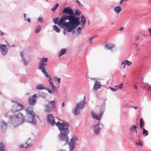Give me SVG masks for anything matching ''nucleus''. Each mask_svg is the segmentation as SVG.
Here are the masks:
<instances>
[{
  "label": "nucleus",
  "instance_id": "f257e3e1",
  "mask_svg": "<svg viewBox=\"0 0 151 151\" xmlns=\"http://www.w3.org/2000/svg\"><path fill=\"white\" fill-rule=\"evenodd\" d=\"M56 125L60 131L64 132H61L60 134L59 137L60 140L65 141L66 143H68V138L67 135L69 133V124L64 121H63L62 123L58 121L56 124Z\"/></svg>",
  "mask_w": 151,
  "mask_h": 151
},
{
  "label": "nucleus",
  "instance_id": "f03ea898",
  "mask_svg": "<svg viewBox=\"0 0 151 151\" xmlns=\"http://www.w3.org/2000/svg\"><path fill=\"white\" fill-rule=\"evenodd\" d=\"M48 58H43L40 59V63L38 68L39 69H41V71L45 76L47 77H49L50 78L48 81L49 83L50 86L51 87V89L52 91L56 92L57 91V89L56 87L54 86L53 83L52 82V80L51 78L50 77L47 72L45 70V68L46 67L47 65V60Z\"/></svg>",
  "mask_w": 151,
  "mask_h": 151
},
{
  "label": "nucleus",
  "instance_id": "7ed1b4c3",
  "mask_svg": "<svg viewBox=\"0 0 151 151\" xmlns=\"http://www.w3.org/2000/svg\"><path fill=\"white\" fill-rule=\"evenodd\" d=\"M67 18L69 20L68 22L69 24L68 30L70 32L79 24V20L77 17L74 15L67 16Z\"/></svg>",
  "mask_w": 151,
  "mask_h": 151
},
{
  "label": "nucleus",
  "instance_id": "20e7f679",
  "mask_svg": "<svg viewBox=\"0 0 151 151\" xmlns=\"http://www.w3.org/2000/svg\"><path fill=\"white\" fill-rule=\"evenodd\" d=\"M15 117L16 119L13 123V124L15 127L21 124L24 121L25 116L21 113H19L15 115Z\"/></svg>",
  "mask_w": 151,
  "mask_h": 151
},
{
  "label": "nucleus",
  "instance_id": "39448f33",
  "mask_svg": "<svg viewBox=\"0 0 151 151\" xmlns=\"http://www.w3.org/2000/svg\"><path fill=\"white\" fill-rule=\"evenodd\" d=\"M68 19L67 16H63L58 21V25L60 27L62 28L65 27V29L68 32H70L69 31V24L68 22H66L65 21Z\"/></svg>",
  "mask_w": 151,
  "mask_h": 151
},
{
  "label": "nucleus",
  "instance_id": "423d86ee",
  "mask_svg": "<svg viewBox=\"0 0 151 151\" xmlns=\"http://www.w3.org/2000/svg\"><path fill=\"white\" fill-rule=\"evenodd\" d=\"M86 96H84L83 100L81 101L79 103L77 104L75 111V115H77L79 114L80 112L79 109H82L84 108L86 103Z\"/></svg>",
  "mask_w": 151,
  "mask_h": 151
},
{
  "label": "nucleus",
  "instance_id": "0eeeda50",
  "mask_svg": "<svg viewBox=\"0 0 151 151\" xmlns=\"http://www.w3.org/2000/svg\"><path fill=\"white\" fill-rule=\"evenodd\" d=\"M11 102L15 103L13 106L12 111L14 112H16L19 111L24 109V106L17 102H15L13 100H12Z\"/></svg>",
  "mask_w": 151,
  "mask_h": 151
},
{
  "label": "nucleus",
  "instance_id": "6e6552de",
  "mask_svg": "<svg viewBox=\"0 0 151 151\" xmlns=\"http://www.w3.org/2000/svg\"><path fill=\"white\" fill-rule=\"evenodd\" d=\"M26 113L28 114H29L31 115L32 121H29L31 123H32L35 124H36V120L35 119V115L33 111L32 107H29L26 110Z\"/></svg>",
  "mask_w": 151,
  "mask_h": 151
},
{
  "label": "nucleus",
  "instance_id": "1a4fd4ad",
  "mask_svg": "<svg viewBox=\"0 0 151 151\" xmlns=\"http://www.w3.org/2000/svg\"><path fill=\"white\" fill-rule=\"evenodd\" d=\"M56 103V102L55 100L50 101L48 105L45 106V110L46 111H51L55 108Z\"/></svg>",
  "mask_w": 151,
  "mask_h": 151
},
{
  "label": "nucleus",
  "instance_id": "9d476101",
  "mask_svg": "<svg viewBox=\"0 0 151 151\" xmlns=\"http://www.w3.org/2000/svg\"><path fill=\"white\" fill-rule=\"evenodd\" d=\"M38 98L37 94H34L32 96L29 97L28 100V102L29 104L31 106H34L36 104V98Z\"/></svg>",
  "mask_w": 151,
  "mask_h": 151
},
{
  "label": "nucleus",
  "instance_id": "9b49d317",
  "mask_svg": "<svg viewBox=\"0 0 151 151\" xmlns=\"http://www.w3.org/2000/svg\"><path fill=\"white\" fill-rule=\"evenodd\" d=\"M47 121L48 123L50 124L51 126H53L57 123H55L54 117L52 114H49L47 117Z\"/></svg>",
  "mask_w": 151,
  "mask_h": 151
},
{
  "label": "nucleus",
  "instance_id": "f8f14e48",
  "mask_svg": "<svg viewBox=\"0 0 151 151\" xmlns=\"http://www.w3.org/2000/svg\"><path fill=\"white\" fill-rule=\"evenodd\" d=\"M63 13H68L70 15H72L74 14L73 10L70 7L65 8L63 11Z\"/></svg>",
  "mask_w": 151,
  "mask_h": 151
},
{
  "label": "nucleus",
  "instance_id": "ddd939ff",
  "mask_svg": "<svg viewBox=\"0 0 151 151\" xmlns=\"http://www.w3.org/2000/svg\"><path fill=\"white\" fill-rule=\"evenodd\" d=\"M0 47V50L2 54L4 55L6 54L8 51L6 45H1Z\"/></svg>",
  "mask_w": 151,
  "mask_h": 151
},
{
  "label": "nucleus",
  "instance_id": "4468645a",
  "mask_svg": "<svg viewBox=\"0 0 151 151\" xmlns=\"http://www.w3.org/2000/svg\"><path fill=\"white\" fill-rule=\"evenodd\" d=\"M28 140L25 143V144L21 145L20 147L22 148H27L32 146L33 144L31 142L30 140L29 139H28Z\"/></svg>",
  "mask_w": 151,
  "mask_h": 151
},
{
  "label": "nucleus",
  "instance_id": "2eb2a0df",
  "mask_svg": "<svg viewBox=\"0 0 151 151\" xmlns=\"http://www.w3.org/2000/svg\"><path fill=\"white\" fill-rule=\"evenodd\" d=\"M103 112H101L99 114V115H98L95 114L92 111L91 112L92 114V117L93 118L98 120H99L101 118V116L103 114Z\"/></svg>",
  "mask_w": 151,
  "mask_h": 151
},
{
  "label": "nucleus",
  "instance_id": "dca6fc26",
  "mask_svg": "<svg viewBox=\"0 0 151 151\" xmlns=\"http://www.w3.org/2000/svg\"><path fill=\"white\" fill-rule=\"evenodd\" d=\"M132 64V63L131 61L127 60H125L121 63V65H124L123 68H125L126 65L129 66L131 65Z\"/></svg>",
  "mask_w": 151,
  "mask_h": 151
},
{
  "label": "nucleus",
  "instance_id": "f3484780",
  "mask_svg": "<svg viewBox=\"0 0 151 151\" xmlns=\"http://www.w3.org/2000/svg\"><path fill=\"white\" fill-rule=\"evenodd\" d=\"M86 22V20L85 16L83 15H82L81 17V25L82 27H84Z\"/></svg>",
  "mask_w": 151,
  "mask_h": 151
},
{
  "label": "nucleus",
  "instance_id": "a211bd4d",
  "mask_svg": "<svg viewBox=\"0 0 151 151\" xmlns=\"http://www.w3.org/2000/svg\"><path fill=\"white\" fill-rule=\"evenodd\" d=\"M101 87V84L99 82L96 81L94 84L93 88L94 90H97Z\"/></svg>",
  "mask_w": 151,
  "mask_h": 151
},
{
  "label": "nucleus",
  "instance_id": "6ab92c4d",
  "mask_svg": "<svg viewBox=\"0 0 151 151\" xmlns=\"http://www.w3.org/2000/svg\"><path fill=\"white\" fill-rule=\"evenodd\" d=\"M99 122L97 124L95 125L94 127V131L96 134H98L100 131V128L99 127Z\"/></svg>",
  "mask_w": 151,
  "mask_h": 151
},
{
  "label": "nucleus",
  "instance_id": "aec40b11",
  "mask_svg": "<svg viewBox=\"0 0 151 151\" xmlns=\"http://www.w3.org/2000/svg\"><path fill=\"white\" fill-rule=\"evenodd\" d=\"M123 85V83H121L120 85L118 86H115V87H117V88H112L111 87H109V88L110 89L113 91H116L118 88L119 89H121L122 88V86Z\"/></svg>",
  "mask_w": 151,
  "mask_h": 151
},
{
  "label": "nucleus",
  "instance_id": "412c9836",
  "mask_svg": "<svg viewBox=\"0 0 151 151\" xmlns=\"http://www.w3.org/2000/svg\"><path fill=\"white\" fill-rule=\"evenodd\" d=\"M137 126L136 125H132L129 128V130L133 132L137 133Z\"/></svg>",
  "mask_w": 151,
  "mask_h": 151
},
{
  "label": "nucleus",
  "instance_id": "4be33fe9",
  "mask_svg": "<svg viewBox=\"0 0 151 151\" xmlns=\"http://www.w3.org/2000/svg\"><path fill=\"white\" fill-rule=\"evenodd\" d=\"M122 10V8L119 6L115 7L114 9V11L117 14H119Z\"/></svg>",
  "mask_w": 151,
  "mask_h": 151
},
{
  "label": "nucleus",
  "instance_id": "5701e85b",
  "mask_svg": "<svg viewBox=\"0 0 151 151\" xmlns=\"http://www.w3.org/2000/svg\"><path fill=\"white\" fill-rule=\"evenodd\" d=\"M7 125L4 123H2L1 125V130L2 132H5L6 129Z\"/></svg>",
  "mask_w": 151,
  "mask_h": 151
},
{
  "label": "nucleus",
  "instance_id": "b1692460",
  "mask_svg": "<svg viewBox=\"0 0 151 151\" xmlns=\"http://www.w3.org/2000/svg\"><path fill=\"white\" fill-rule=\"evenodd\" d=\"M68 145L69 146L70 150H73L75 147V143L70 141V143H68Z\"/></svg>",
  "mask_w": 151,
  "mask_h": 151
},
{
  "label": "nucleus",
  "instance_id": "393cba45",
  "mask_svg": "<svg viewBox=\"0 0 151 151\" xmlns=\"http://www.w3.org/2000/svg\"><path fill=\"white\" fill-rule=\"evenodd\" d=\"M36 89L39 90H42L43 89H45V88L42 84H39L36 87Z\"/></svg>",
  "mask_w": 151,
  "mask_h": 151
},
{
  "label": "nucleus",
  "instance_id": "a878e982",
  "mask_svg": "<svg viewBox=\"0 0 151 151\" xmlns=\"http://www.w3.org/2000/svg\"><path fill=\"white\" fill-rule=\"evenodd\" d=\"M115 46V45L112 44H108L106 45L105 47L108 49H111L114 48Z\"/></svg>",
  "mask_w": 151,
  "mask_h": 151
},
{
  "label": "nucleus",
  "instance_id": "bb28decb",
  "mask_svg": "<svg viewBox=\"0 0 151 151\" xmlns=\"http://www.w3.org/2000/svg\"><path fill=\"white\" fill-rule=\"evenodd\" d=\"M70 141L75 143V142L78 140L77 137L75 135H73L72 137L70 139Z\"/></svg>",
  "mask_w": 151,
  "mask_h": 151
},
{
  "label": "nucleus",
  "instance_id": "cd10ccee",
  "mask_svg": "<svg viewBox=\"0 0 151 151\" xmlns=\"http://www.w3.org/2000/svg\"><path fill=\"white\" fill-rule=\"evenodd\" d=\"M66 52V50L65 49H62L61 50L60 54L58 55V57H60V56L64 55Z\"/></svg>",
  "mask_w": 151,
  "mask_h": 151
},
{
  "label": "nucleus",
  "instance_id": "c85d7f7f",
  "mask_svg": "<svg viewBox=\"0 0 151 151\" xmlns=\"http://www.w3.org/2000/svg\"><path fill=\"white\" fill-rule=\"evenodd\" d=\"M53 28L54 30L58 33H59L60 32V30L58 27L56 25H54L53 26Z\"/></svg>",
  "mask_w": 151,
  "mask_h": 151
},
{
  "label": "nucleus",
  "instance_id": "c756f323",
  "mask_svg": "<svg viewBox=\"0 0 151 151\" xmlns=\"http://www.w3.org/2000/svg\"><path fill=\"white\" fill-rule=\"evenodd\" d=\"M41 27L40 25L36 27L35 29V33H38L41 30Z\"/></svg>",
  "mask_w": 151,
  "mask_h": 151
},
{
  "label": "nucleus",
  "instance_id": "7c9ffc66",
  "mask_svg": "<svg viewBox=\"0 0 151 151\" xmlns=\"http://www.w3.org/2000/svg\"><path fill=\"white\" fill-rule=\"evenodd\" d=\"M5 147L3 144L0 142V151H4Z\"/></svg>",
  "mask_w": 151,
  "mask_h": 151
},
{
  "label": "nucleus",
  "instance_id": "2f4dec72",
  "mask_svg": "<svg viewBox=\"0 0 151 151\" xmlns=\"http://www.w3.org/2000/svg\"><path fill=\"white\" fill-rule=\"evenodd\" d=\"M144 124V122L143 119L142 118L140 119V126L141 128H142V126Z\"/></svg>",
  "mask_w": 151,
  "mask_h": 151
},
{
  "label": "nucleus",
  "instance_id": "473e14b6",
  "mask_svg": "<svg viewBox=\"0 0 151 151\" xmlns=\"http://www.w3.org/2000/svg\"><path fill=\"white\" fill-rule=\"evenodd\" d=\"M143 130V134L145 136L148 135V132L147 130L144 129H142Z\"/></svg>",
  "mask_w": 151,
  "mask_h": 151
},
{
  "label": "nucleus",
  "instance_id": "72a5a7b5",
  "mask_svg": "<svg viewBox=\"0 0 151 151\" xmlns=\"http://www.w3.org/2000/svg\"><path fill=\"white\" fill-rule=\"evenodd\" d=\"M58 6V4H56L55 6L51 9V10L53 12H54Z\"/></svg>",
  "mask_w": 151,
  "mask_h": 151
},
{
  "label": "nucleus",
  "instance_id": "f704fd0d",
  "mask_svg": "<svg viewBox=\"0 0 151 151\" xmlns=\"http://www.w3.org/2000/svg\"><path fill=\"white\" fill-rule=\"evenodd\" d=\"M59 19V18L57 17L53 20V22L55 24H57L58 25Z\"/></svg>",
  "mask_w": 151,
  "mask_h": 151
},
{
  "label": "nucleus",
  "instance_id": "c9c22d12",
  "mask_svg": "<svg viewBox=\"0 0 151 151\" xmlns=\"http://www.w3.org/2000/svg\"><path fill=\"white\" fill-rule=\"evenodd\" d=\"M135 144L136 145L141 146H142L143 145L142 142L141 141L139 142H137Z\"/></svg>",
  "mask_w": 151,
  "mask_h": 151
},
{
  "label": "nucleus",
  "instance_id": "e433bc0d",
  "mask_svg": "<svg viewBox=\"0 0 151 151\" xmlns=\"http://www.w3.org/2000/svg\"><path fill=\"white\" fill-rule=\"evenodd\" d=\"M76 14L77 15H80L81 14V12L80 10H77L76 11Z\"/></svg>",
  "mask_w": 151,
  "mask_h": 151
},
{
  "label": "nucleus",
  "instance_id": "4c0bfd02",
  "mask_svg": "<svg viewBox=\"0 0 151 151\" xmlns=\"http://www.w3.org/2000/svg\"><path fill=\"white\" fill-rule=\"evenodd\" d=\"M46 89L49 92V93H52V91H51L50 89L48 88H47Z\"/></svg>",
  "mask_w": 151,
  "mask_h": 151
},
{
  "label": "nucleus",
  "instance_id": "58836bf2",
  "mask_svg": "<svg viewBox=\"0 0 151 151\" xmlns=\"http://www.w3.org/2000/svg\"><path fill=\"white\" fill-rule=\"evenodd\" d=\"M133 87L136 90H138V88L135 84H133Z\"/></svg>",
  "mask_w": 151,
  "mask_h": 151
},
{
  "label": "nucleus",
  "instance_id": "ea45409f",
  "mask_svg": "<svg viewBox=\"0 0 151 151\" xmlns=\"http://www.w3.org/2000/svg\"><path fill=\"white\" fill-rule=\"evenodd\" d=\"M55 79L57 80V81L58 82V83H60V79L59 78L56 77L55 78Z\"/></svg>",
  "mask_w": 151,
  "mask_h": 151
},
{
  "label": "nucleus",
  "instance_id": "a19ab883",
  "mask_svg": "<svg viewBox=\"0 0 151 151\" xmlns=\"http://www.w3.org/2000/svg\"><path fill=\"white\" fill-rule=\"evenodd\" d=\"M38 20L40 22H42L43 20V18L42 17H40L38 19Z\"/></svg>",
  "mask_w": 151,
  "mask_h": 151
},
{
  "label": "nucleus",
  "instance_id": "79ce46f5",
  "mask_svg": "<svg viewBox=\"0 0 151 151\" xmlns=\"http://www.w3.org/2000/svg\"><path fill=\"white\" fill-rule=\"evenodd\" d=\"M76 2L79 4V6H81V7H82L83 6V5L80 3V2L79 1H78L77 0L76 1Z\"/></svg>",
  "mask_w": 151,
  "mask_h": 151
},
{
  "label": "nucleus",
  "instance_id": "37998d69",
  "mask_svg": "<svg viewBox=\"0 0 151 151\" xmlns=\"http://www.w3.org/2000/svg\"><path fill=\"white\" fill-rule=\"evenodd\" d=\"M96 37V36H92L90 37L89 38V40H92L95 38Z\"/></svg>",
  "mask_w": 151,
  "mask_h": 151
},
{
  "label": "nucleus",
  "instance_id": "c03bdc74",
  "mask_svg": "<svg viewBox=\"0 0 151 151\" xmlns=\"http://www.w3.org/2000/svg\"><path fill=\"white\" fill-rule=\"evenodd\" d=\"M127 0H121L119 2V4L120 5H121L122 4L123 2L124 1H126Z\"/></svg>",
  "mask_w": 151,
  "mask_h": 151
},
{
  "label": "nucleus",
  "instance_id": "a18cd8bd",
  "mask_svg": "<svg viewBox=\"0 0 151 151\" xmlns=\"http://www.w3.org/2000/svg\"><path fill=\"white\" fill-rule=\"evenodd\" d=\"M10 114V113L9 112H7L5 114V116L6 117H8Z\"/></svg>",
  "mask_w": 151,
  "mask_h": 151
},
{
  "label": "nucleus",
  "instance_id": "49530a36",
  "mask_svg": "<svg viewBox=\"0 0 151 151\" xmlns=\"http://www.w3.org/2000/svg\"><path fill=\"white\" fill-rule=\"evenodd\" d=\"M20 55H21V56L22 57V58H23V53L22 52H20Z\"/></svg>",
  "mask_w": 151,
  "mask_h": 151
},
{
  "label": "nucleus",
  "instance_id": "de8ad7c7",
  "mask_svg": "<svg viewBox=\"0 0 151 151\" xmlns=\"http://www.w3.org/2000/svg\"><path fill=\"white\" fill-rule=\"evenodd\" d=\"M4 35V33L3 32L0 30V36H3Z\"/></svg>",
  "mask_w": 151,
  "mask_h": 151
},
{
  "label": "nucleus",
  "instance_id": "09e8293b",
  "mask_svg": "<svg viewBox=\"0 0 151 151\" xmlns=\"http://www.w3.org/2000/svg\"><path fill=\"white\" fill-rule=\"evenodd\" d=\"M82 30V28L81 27H78V31H79V30Z\"/></svg>",
  "mask_w": 151,
  "mask_h": 151
},
{
  "label": "nucleus",
  "instance_id": "8fccbe9b",
  "mask_svg": "<svg viewBox=\"0 0 151 151\" xmlns=\"http://www.w3.org/2000/svg\"><path fill=\"white\" fill-rule=\"evenodd\" d=\"M139 36H137L136 37V40H138L139 39Z\"/></svg>",
  "mask_w": 151,
  "mask_h": 151
},
{
  "label": "nucleus",
  "instance_id": "3c124183",
  "mask_svg": "<svg viewBox=\"0 0 151 151\" xmlns=\"http://www.w3.org/2000/svg\"><path fill=\"white\" fill-rule=\"evenodd\" d=\"M148 31L150 34V36H151V28L149 29Z\"/></svg>",
  "mask_w": 151,
  "mask_h": 151
},
{
  "label": "nucleus",
  "instance_id": "603ef678",
  "mask_svg": "<svg viewBox=\"0 0 151 151\" xmlns=\"http://www.w3.org/2000/svg\"><path fill=\"white\" fill-rule=\"evenodd\" d=\"M27 21H28L29 22H30L31 21L30 19L29 18H28L27 19Z\"/></svg>",
  "mask_w": 151,
  "mask_h": 151
},
{
  "label": "nucleus",
  "instance_id": "864d4df0",
  "mask_svg": "<svg viewBox=\"0 0 151 151\" xmlns=\"http://www.w3.org/2000/svg\"><path fill=\"white\" fill-rule=\"evenodd\" d=\"M123 27H121L119 30L120 31H122L123 29Z\"/></svg>",
  "mask_w": 151,
  "mask_h": 151
},
{
  "label": "nucleus",
  "instance_id": "5fc2aeb1",
  "mask_svg": "<svg viewBox=\"0 0 151 151\" xmlns=\"http://www.w3.org/2000/svg\"><path fill=\"white\" fill-rule=\"evenodd\" d=\"M13 117H14V116H10L9 118L10 119H12L13 118Z\"/></svg>",
  "mask_w": 151,
  "mask_h": 151
},
{
  "label": "nucleus",
  "instance_id": "6e6d98bb",
  "mask_svg": "<svg viewBox=\"0 0 151 151\" xmlns=\"http://www.w3.org/2000/svg\"><path fill=\"white\" fill-rule=\"evenodd\" d=\"M62 106L63 107H64L65 106V104L63 102L62 103Z\"/></svg>",
  "mask_w": 151,
  "mask_h": 151
},
{
  "label": "nucleus",
  "instance_id": "4d7b16f0",
  "mask_svg": "<svg viewBox=\"0 0 151 151\" xmlns=\"http://www.w3.org/2000/svg\"><path fill=\"white\" fill-rule=\"evenodd\" d=\"M63 33L64 35H65L66 34V31L64 30L63 31Z\"/></svg>",
  "mask_w": 151,
  "mask_h": 151
},
{
  "label": "nucleus",
  "instance_id": "13d9d810",
  "mask_svg": "<svg viewBox=\"0 0 151 151\" xmlns=\"http://www.w3.org/2000/svg\"><path fill=\"white\" fill-rule=\"evenodd\" d=\"M24 17L25 18V20H26V15L25 14H24Z\"/></svg>",
  "mask_w": 151,
  "mask_h": 151
},
{
  "label": "nucleus",
  "instance_id": "bf43d9fd",
  "mask_svg": "<svg viewBox=\"0 0 151 151\" xmlns=\"http://www.w3.org/2000/svg\"><path fill=\"white\" fill-rule=\"evenodd\" d=\"M91 41L92 40H89V42L91 44L92 43V42Z\"/></svg>",
  "mask_w": 151,
  "mask_h": 151
},
{
  "label": "nucleus",
  "instance_id": "052dcab7",
  "mask_svg": "<svg viewBox=\"0 0 151 151\" xmlns=\"http://www.w3.org/2000/svg\"><path fill=\"white\" fill-rule=\"evenodd\" d=\"M23 61H24V63L25 65H26V64H25V60H24V59L23 58Z\"/></svg>",
  "mask_w": 151,
  "mask_h": 151
},
{
  "label": "nucleus",
  "instance_id": "680f3d73",
  "mask_svg": "<svg viewBox=\"0 0 151 151\" xmlns=\"http://www.w3.org/2000/svg\"><path fill=\"white\" fill-rule=\"evenodd\" d=\"M59 151H65V150H64L62 149V150H60Z\"/></svg>",
  "mask_w": 151,
  "mask_h": 151
},
{
  "label": "nucleus",
  "instance_id": "e2e57ef3",
  "mask_svg": "<svg viewBox=\"0 0 151 151\" xmlns=\"http://www.w3.org/2000/svg\"><path fill=\"white\" fill-rule=\"evenodd\" d=\"M134 109H137V108L136 107H133Z\"/></svg>",
  "mask_w": 151,
  "mask_h": 151
},
{
  "label": "nucleus",
  "instance_id": "0e129e2a",
  "mask_svg": "<svg viewBox=\"0 0 151 151\" xmlns=\"http://www.w3.org/2000/svg\"><path fill=\"white\" fill-rule=\"evenodd\" d=\"M1 92H0V95H1Z\"/></svg>",
  "mask_w": 151,
  "mask_h": 151
},
{
  "label": "nucleus",
  "instance_id": "69168bd1",
  "mask_svg": "<svg viewBox=\"0 0 151 151\" xmlns=\"http://www.w3.org/2000/svg\"><path fill=\"white\" fill-rule=\"evenodd\" d=\"M105 103H104V106H105Z\"/></svg>",
  "mask_w": 151,
  "mask_h": 151
},
{
  "label": "nucleus",
  "instance_id": "338daca9",
  "mask_svg": "<svg viewBox=\"0 0 151 151\" xmlns=\"http://www.w3.org/2000/svg\"><path fill=\"white\" fill-rule=\"evenodd\" d=\"M111 24H113V23H111Z\"/></svg>",
  "mask_w": 151,
  "mask_h": 151
},
{
  "label": "nucleus",
  "instance_id": "774afa93",
  "mask_svg": "<svg viewBox=\"0 0 151 151\" xmlns=\"http://www.w3.org/2000/svg\"><path fill=\"white\" fill-rule=\"evenodd\" d=\"M124 78H125V77H126V76H124Z\"/></svg>",
  "mask_w": 151,
  "mask_h": 151
}]
</instances>
